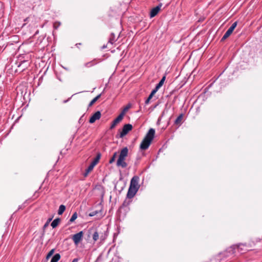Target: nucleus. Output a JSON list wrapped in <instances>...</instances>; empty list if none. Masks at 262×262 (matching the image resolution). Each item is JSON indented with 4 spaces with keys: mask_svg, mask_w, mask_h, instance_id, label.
Masks as SVG:
<instances>
[{
    "mask_svg": "<svg viewBox=\"0 0 262 262\" xmlns=\"http://www.w3.org/2000/svg\"><path fill=\"white\" fill-rule=\"evenodd\" d=\"M155 134V130L154 128H150L148 130L140 144V148L141 150H145L149 147L154 138Z\"/></svg>",
    "mask_w": 262,
    "mask_h": 262,
    "instance_id": "f257e3e1",
    "label": "nucleus"
},
{
    "mask_svg": "<svg viewBox=\"0 0 262 262\" xmlns=\"http://www.w3.org/2000/svg\"><path fill=\"white\" fill-rule=\"evenodd\" d=\"M139 178L138 176H134L130 181L129 187L127 193L128 198H132L136 194L139 188Z\"/></svg>",
    "mask_w": 262,
    "mask_h": 262,
    "instance_id": "f03ea898",
    "label": "nucleus"
},
{
    "mask_svg": "<svg viewBox=\"0 0 262 262\" xmlns=\"http://www.w3.org/2000/svg\"><path fill=\"white\" fill-rule=\"evenodd\" d=\"M128 149L126 147L123 148L121 150L116 163L118 167H121L122 168H124L127 166V164L125 160L128 155Z\"/></svg>",
    "mask_w": 262,
    "mask_h": 262,
    "instance_id": "7ed1b4c3",
    "label": "nucleus"
},
{
    "mask_svg": "<svg viewBox=\"0 0 262 262\" xmlns=\"http://www.w3.org/2000/svg\"><path fill=\"white\" fill-rule=\"evenodd\" d=\"M242 247H245L244 245H239L237 246H233L228 248L227 250V252L231 254H233L234 253L238 252L239 253H242L243 248Z\"/></svg>",
    "mask_w": 262,
    "mask_h": 262,
    "instance_id": "20e7f679",
    "label": "nucleus"
},
{
    "mask_svg": "<svg viewBox=\"0 0 262 262\" xmlns=\"http://www.w3.org/2000/svg\"><path fill=\"white\" fill-rule=\"evenodd\" d=\"M83 236V231H80L79 232L73 235L72 238L76 245H77L80 243V242L82 239Z\"/></svg>",
    "mask_w": 262,
    "mask_h": 262,
    "instance_id": "39448f33",
    "label": "nucleus"
},
{
    "mask_svg": "<svg viewBox=\"0 0 262 262\" xmlns=\"http://www.w3.org/2000/svg\"><path fill=\"white\" fill-rule=\"evenodd\" d=\"M133 128L132 125L130 124H125L122 128V132L120 133V136L121 138L125 136L129 131H130Z\"/></svg>",
    "mask_w": 262,
    "mask_h": 262,
    "instance_id": "423d86ee",
    "label": "nucleus"
},
{
    "mask_svg": "<svg viewBox=\"0 0 262 262\" xmlns=\"http://www.w3.org/2000/svg\"><path fill=\"white\" fill-rule=\"evenodd\" d=\"M162 4L160 3L156 7L153 8L150 11V17L151 18L155 17L156 15H157L158 12L161 9V7L162 6Z\"/></svg>",
    "mask_w": 262,
    "mask_h": 262,
    "instance_id": "0eeeda50",
    "label": "nucleus"
},
{
    "mask_svg": "<svg viewBox=\"0 0 262 262\" xmlns=\"http://www.w3.org/2000/svg\"><path fill=\"white\" fill-rule=\"evenodd\" d=\"M101 116V114L100 111H97L95 113H94L92 117L90 118L89 120V122L90 123H94L96 120H99Z\"/></svg>",
    "mask_w": 262,
    "mask_h": 262,
    "instance_id": "6e6552de",
    "label": "nucleus"
},
{
    "mask_svg": "<svg viewBox=\"0 0 262 262\" xmlns=\"http://www.w3.org/2000/svg\"><path fill=\"white\" fill-rule=\"evenodd\" d=\"M123 117L122 116V115H119L112 122L110 128L113 129L114 128L116 125L119 123L123 119Z\"/></svg>",
    "mask_w": 262,
    "mask_h": 262,
    "instance_id": "1a4fd4ad",
    "label": "nucleus"
},
{
    "mask_svg": "<svg viewBox=\"0 0 262 262\" xmlns=\"http://www.w3.org/2000/svg\"><path fill=\"white\" fill-rule=\"evenodd\" d=\"M234 30H233L230 27L227 30V31L226 32V33L224 34V36L221 39V40H224L226 38H227L233 32Z\"/></svg>",
    "mask_w": 262,
    "mask_h": 262,
    "instance_id": "9d476101",
    "label": "nucleus"
},
{
    "mask_svg": "<svg viewBox=\"0 0 262 262\" xmlns=\"http://www.w3.org/2000/svg\"><path fill=\"white\" fill-rule=\"evenodd\" d=\"M95 166L92 163H91V164L89 165V166L88 167V168L85 170V172L83 173L84 177H86L88 176V174H89V173L91 171H92V170L93 169V168Z\"/></svg>",
    "mask_w": 262,
    "mask_h": 262,
    "instance_id": "9b49d317",
    "label": "nucleus"
},
{
    "mask_svg": "<svg viewBox=\"0 0 262 262\" xmlns=\"http://www.w3.org/2000/svg\"><path fill=\"white\" fill-rule=\"evenodd\" d=\"M132 104L130 103H128L127 105H126L122 111L121 113L120 114L122 115V116L124 117L125 113L128 111V110L131 107Z\"/></svg>",
    "mask_w": 262,
    "mask_h": 262,
    "instance_id": "f8f14e48",
    "label": "nucleus"
},
{
    "mask_svg": "<svg viewBox=\"0 0 262 262\" xmlns=\"http://www.w3.org/2000/svg\"><path fill=\"white\" fill-rule=\"evenodd\" d=\"M183 117V114H180L176 119V120L174 121V123L177 125H180L182 123Z\"/></svg>",
    "mask_w": 262,
    "mask_h": 262,
    "instance_id": "ddd939ff",
    "label": "nucleus"
},
{
    "mask_svg": "<svg viewBox=\"0 0 262 262\" xmlns=\"http://www.w3.org/2000/svg\"><path fill=\"white\" fill-rule=\"evenodd\" d=\"M60 257V255L59 253H56L53 256L50 262H57Z\"/></svg>",
    "mask_w": 262,
    "mask_h": 262,
    "instance_id": "4468645a",
    "label": "nucleus"
},
{
    "mask_svg": "<svg viewBox=\"0 0 262 262\" xmlns=\"http://www.w3.org/2000/svg\"><path fill=\"white\" fill-rule=\"evenodd\" d=\"M60 221V219L57 218L53 220V221L51 223V226L53 228H56L59 224Z\"/></svg>",
    "mask_w": 262,
    "mask_h": 262,
    "instance_id": "2eb2a0df",
    "label": "nucleus"
},
{
    "mask_svg": "<svg viewBox=\"0 0 262 262\" xmlns=\"http://www.w3.org/2000/svg\"><path fill=\"white\" fill-rule=\"evenodd\" d=\"M65 210L66 206L63 205H61L59 207V209L58 210V214L59 215H61L64 212Z\"/></svg>",
    "mask_w": 262,
    "mask_h": 262,
    "instance_id": "dca6fc26",
    "label": "nucleus"
},
{
    "mask_svg": "<svg viewBox=\"0 0 262 262\" xmlns=\"http://www.w3.org/2000/svg\"><path fill=\"white\" fill-rule=\"evenodd\" d=\"M166 77L164 76L162 77V78L161 79L160 82L156 85V86H157L158 89H160L163 84L165 80Z\"/></svg>",
    "mask_w": 262,
    "mask_h": 262,
    "instance_id": "f3484780",
    "label": "nucleus"
},
{
    "mask_svg": "<svg viewBox=\"0 0 262 262\" xmlns=\"http://www.w3.org/2000/svg\"><path fill=\"white\" fill-rule=\"evenodd\" d=\"M101 94H99L97 95L96 97H95L89 103V106L90 107L93 105L94 103H95L97 100L100 97Z\"/></svg>",
    "mask_w": 262,
    "mask_h": 262,
    "instance_id": "a211bd4d",
    "label": "nucleus"
},
{
    "mask_svg": "<svg viewBox=\"0 0 262 262\" xmlns=\"http://www.w3.org/2000/svg\"><path fill=\"white\" fill-rule=\"evenodd\" d=\"M100 154H98L96 157L94 159V160L91 163H92L95 166L99 162V160L100 158Z\"/></svg>",
    "mask_w": 262,
    "mask_h": 262,
    "instance_id": "6ab92c4d",
    "label": "nucleus"
},
{
    "mask_svg": "<svg viewBox=\"0 0 262 262\" xmlns=\"http://www.w3.org/2000/svg\"><path fill=\"white\" fill-rule=\"evenodd\" d=\"M96 64L94 60L85 63L84 66L86 67L89 68Z\"/></svg>",
    "mask_w": 262,
    "mask_h": 262,
    "instance_id": "aec40b11",
    "label": "nucleus"
},
{
    "mask_svg": "<svg viewBox=\"0 0 262 262\" xmlns=\"http://www.w3.org/2000/svg\"><path fill=\"white\" fill-rule=\"evenodd\" d=\"M99 237V233L97 231H95L93 235V239L95 242L97 241Z\"/></svg>",
    "mask_w": 262,
    "mask_h": 262,
    "instance_id": "412c9836",
    "label": "nucleus"
},
{
    "mask_svg": "<svg viewBox=\"0 0 262 262\" xmlns=\"http://www.w3.org/2000/svg\"><path fill=\"white\" fill-rule=\"evenodd\" d=\"M117 155V152H115V153H114L113 156L110 160L109 163L110 164L113 163L115 161Z\"/></svg>",
    "mask_w": 262,
    "mask_h": 262,
    "instance_id": "4be33fe9",
    "label": "nucleus"
},
{
    "mask_svg": "<svg viewBox=\"0 0 262 262\" xmlns=\"http://www.w3.org/2000/svg\"><path fill=\"white\" fill-rule=\"evenodd\" d=\"M77 213L76 212L74 213L70 220V222H74L77 219Z\"/></svg>",
    "mask_w": 262,
    "mask_h": 262,
    "instance_id": "5701e85b",
    "label": "nucleus"
},
{
    "mask_svg": "<svg viewBox=\"0 0 262 262\" xmlns=\"http://www.w3.org/2000/svg\"><path fill=\"white\" fill-rule=\"evenodd\" d=\"M115 40L116 39L114 34H112V36L109 39V42L111 44H113L115 41Z\"/></svg>",
    "mask_w": 262,
    "mask_h": 262,
    "instance_id": "b1692460",
    "label": "nucleus"
},
{
    "mask_svg": "<svg viewBox=\"0 0 262 262\" xmlns=\"http://www.w3.org/2000/svg\"><path fill=\"white\" fill-rule=\"evenodd\" d=\"M54 252V249H52L47 254L46 258L48 259L50 257Z\"/></svg>",
    "mask_w": 262,
    "mask_h": 262,
    "instance_id": "393cba45",
    "label": "nucleus"
},
{
    "mask_svg": "<svg viewBox=\"0 0 262 262\" xmlns=\"http://www.w3.org/2000/svg\"><path fill=\"white\" fill-rule=\"evenodd\" d=\"M107 236V234L106 233H104V234H102L100 235V238L101 241H103L105 239Z\"/></svg>",
    "mask_w": 262,
    "mask_h": 262,
    "instance_id": "a878e982",
    "label": "nucleus"
},
{
    "mask_svg": "<svg viewBox=\"0 0 262 262\" xmlns=\"http://www.w3.org/2000/svg\"><path fill=\"white\" fill-rule=\"evenodd\" d=\"M60 25V23L55 22L53 25V27L55 29H57Z\"/></svg>",
    "mask_w": 262,
    "mask_h": 262,
    "instance_id": "bb28decb",
    "label": "nucleus"
},
{
    "mask_svg": "<svg viewBox=\"0 0 262 262\" xmlns=\"http://www.w3.org/2000/svg\"><path fill=\"white\" fill-rule=\"evenodd\" d=\"M237 22L235 21L234 22V23H233L232 24V25L230 27L231 28H232L233 30H234V29L235 28V27H236L237 26Z\"/></svg>",
    "mask_w": 262,
    "mask_h": 262,
    "instance_id": "cd10ccee",
    "label": "nucleus"
},
{
    "mask_svg": "<svg viewBox=\"0 0 262 262\" xmlns=\"http://www.w3.org/2000/svg\"><path fill=\"white\" fill-rule=\"evenodd\" d=\"M159 89H158L157 86L155 87V88L151 91V93H152L154 95L156 94V93L158 91Z\"/></svg>",
    "mask_w": 262,
    "mask_h": 262,
    "instance_id": "c85d7f7f",
    "label": "nucleus"
},
{
    "mask_svg": "<svg viewBox=\"0 0 262 262\" xmlns=\"http://www.w3.org/2000/svg\"><path fill=\"white\" fill-rule=\"evenodd\" d=\"M151 99H149V98H147V99L146 100L145 103L146 104H148L149 103V101Z\"/></svg>",
    "mask_w": 262,
    "mask_h": 262,
    "instance_id": "c756f323",
    "label": "nucleus"
},
{
    "mask_svg": "<svg viewBox=\"0 0 262 262\" xmlns=\"http://www.w3.org/2000/svg\"><path fill=\"white\" fill-rule=\"evenodd\" d=\"M154 95L152 93H151L148 97L149 98V99H151Z\"/></svg>",
    "mask_w": 262,
    "mask_h": 262,
    "instance_id": "7c9ffc66",
    "label": "nucleus"
},
{
    "mask_svg": "<svg viewBox=\"0 0 262 262\" xmlns=\"http://www.w3.org/2000/svg\"><path fill=\"white\" fill-rule=\"evenodd\" d=\"M48 225V222H47L43 226V228H46Z\"/></svg>",
    "mask_w": 262,
    "mask_h": 262,
    "instance_id": "2f4dec72",
    "label": "nucleus"
},
{
    "mask_svg": "<svg viewBox=\"0 0 262 262\" xmlns=\"http://www.w3.org/2000/svg\"><path fill=\"white\" fill-rule=\"evenodd\" d=\"M78 259H77V258H74V259L73 260L72 262H78Z\"/></svg>",
    "mask_w": 262,
    "mask_h": 262,
    "instance_id": "473e14b6",
    "label": "nucleus"
},
{
    "mask_svg": "<svg viewBox=\"0 0 262 262\" xmlns=\"http://www.w3.org/2000/svg\"><path fill=\"white\" fill-rule=\"evenodd\" d=\"M51 220V219H49L48 221L47 222H49Z\"/></svg>",
    "mask_w": 262,
    "mask_h": 262,
    "instance_id": "72a5a7b5",
    "label": "nucleus"
}]
</instances>
